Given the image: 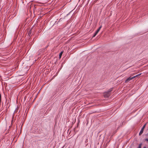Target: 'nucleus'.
<instances>
[{
	"mask_svg": "<svg viewBox=\"0 0 148 148\" xmlns=\"http://www.w3.org/2000/svg\"><path fill=\"white\" fill-rule=\"evenodd\" d=\"M134 78H135V77H130L126 80L125 82H128L129 81L131 80L132 79Z\"/></svg>",
	"mask_w": 148,
	"mask_h": 148,
	"instance_id": "nucleus-1",
	"label": "nucleus"
},
{
	"mask_svg": "<svg viewBox=\"0 0 148 148\" xmlns=\"http://www.w3.org/2000/svg\"><path fill=\"white\" fill-rule=\"evenodd\" d=\"M112 90V89H110L107 92V97H109L110 95V92H111Z\"/></svg>",
	"mask_w": 148,
	"mask_h": 148,
	"instance_id": "nucleus-2",
	"label": "nucleus"
},
{
	"mask_svg": "<svg viewBox=\"0 0 148 148\" xmlns=\"http://www.w3.org/2000/svg\"><path fill=\"white\" fill-rule=\"evenodd\" d=\"M42 131H43V130H42V129L41 128H40L38 129V134H40L42 133Z\"/></svg>",
	"mask_w": 148,
	"mask_h": 148,
	"instance_id": "nucleus-3",
	"label": "nucleus"
},
{
	"mask_svg": "<svg viewBox=\"0 0 148 148\" xmlns=\"http://www.w3.org/2000/svg\"><path fill=\"white\" fill-rule=\"evenodd\" d=\"M32 29H30L28 32L27 33V35L29 36H31V33H32Z\"/></svg>",
	"mask_w": 148,
	"mask_h": 148,
	"instance_id": "nucleus-4",
	"label": "nucleus"
},
{
	"mask_svg": "<svg viewBox=\"0 0 148 148\" xmlns=\"http://www.w3.org/2000/svg\"><path fill=\"white\" fill-rule=\"evenodd\" d=\"M144 131V130L143 129H141V130H140L139 133V135L140 136L143 133V132Z\"/></svg>",
	"mask_w": 148,
	"mask_h": 148,
	"instance_id": "nucleus-5",
	"label": "nucleus"
},
{
	"mask_svg": "<svg viewBox=\"0 0 148 148\" xmlns=\"http://www.w3.org/2000/svg\"><path fill=\"white\" fill-rule=\"evenodd\" d=\"M62 53H63V52L62 51L60 53V54H59V58H60L61 56H62Z\"/></svg>",
	"mask_w": 148,
	"mask_h": 148,
	"instance_id": "nucleus-6",
	"label": "nucleus"
},
{
	"mask_svg": "<svg viewBox=\"0 0 148 148\" xmlns=\"http://www.w3.org/2000/svg\"><path fill=\"white\" fill-rule=\"evenodd\" d=\"M142 145V143H140L138 147V148H141V146Z\"/></svg>",
	"mask_w": 148,
	"mask_h": 148,
	"instance_id": "nucleus-7",
	"label": "nucleus"
},
{
	"mask_svg": "<svg viewBox=\"0 0 148 148\" xmlns=\"http://www.w3.org/2000/svg\"><path fill=\"white\" fill-rule=\"evenodd\" d=\"M146 124L147 123H145L144 125V126H143V127L142 128V129H143V130L145 128V126H146Z\"/></svg>",
	"mask_w": 148,
	"mask_h": 148,
	"instance_id": "nucleus-8",
	"label": "nucleus"
},
{
	"mask_svg": "<svg viewBox=\"0 0 148 148\" xmlns=\"http://www.w3.org/2000/svg\"><path fill=\"white\" fill-rule=\"evenodd\" d=\"M141 73H140L137 75H136V76H134V77H138V76L140 75H141Z\"/></svg>",
	"mask_w": 148,
	"mask_h": 148,
	"instance_id": "nucleus-9",
	"label": "nucleus"
},
{
	"mask_svg": "<svg viewBox=\"0 0 148 148\" xmlns=\"http://www.w3.org/2000/svg\"><path fill=\"white\" fill-rule=\"evenodd\" d=\"M1 95L0 94V105L1 104Z\"/></svg>",
	"mask_w": 148,
	"mask_h": 148,
	"instance_id": "nucleus-10",
	"label": "nucleus"
},
{
	"mask_svg": "<svg viewBox=\"0 0 148 148\" xmlns=\"http://www.w3.org/2000/svg\"><path fill=\"white\" fill-rule=\"evenodd\" d=\"M99 30V29H97V31L95 32V33L97 34V33H98Z\"/></svg>",
	"mask_w": 148,
	"mask_h": 148,
	"instance_id": "nucleus-11",
	"label": "nucleus"
},
{
	"mask_svg": "<svg viewBox=\"0 0 148 148\" xmlns=\"http://www.w3.org/2000/svg\"><path fill=\"white\" fill-rule=\"evenodd\" d=\"M97 34L95 33L94 35H93V36H92V37H95L96 35Z\"/></svg>",
	"mask_w": 148,
	"mask_h": 148,
	"instance_id": "nucleus-12",
	"label": "nucleus"
},
{
	"mask_svg": "<svg viewBox=\"0 0 148 148\" xmlns=\"http://www.w3.org/2000/svg\"><path fill=\"white\" fill-rule=\"evenodd\" d=\"M101 27L102 26H101L98 29H99V30H100L101 29Z\"/></svg>",
	"mask_w": 148,
	"mask_h": 148,
	"instance_id": "nucleus-13",
	"label": "nucleus"
},
{
	"mask_svg": "<svg viewBox=\"0 0 148 148\" xmlns=\"http://www.w3.org/2000/svg\"><path fill=\"white\" fill-rule=\"evenodd\" d=\"M145 140L148 142V138H146L145 139Z\"/></svg>",
	"mask_w": 148,
	"mask_h": 148,
	"instance_id": "nucleus-14",
	"label": "nucleus"
},
{
	"mask_svg": "<svg viewBox=\"0 0 148 148\" xmlns=\"http://www.w3.org/2000/svg\"><path fill=\"white\" fill-rule=\"evenodd\" d=\"M143 148H147L146 146L144 147Z\"/></svg>",
	"mask_w": 148,
	"mask_h": 148,
	"instance_id": "nucleus-15",
	"label": "nucleus"
}]
</instances>
